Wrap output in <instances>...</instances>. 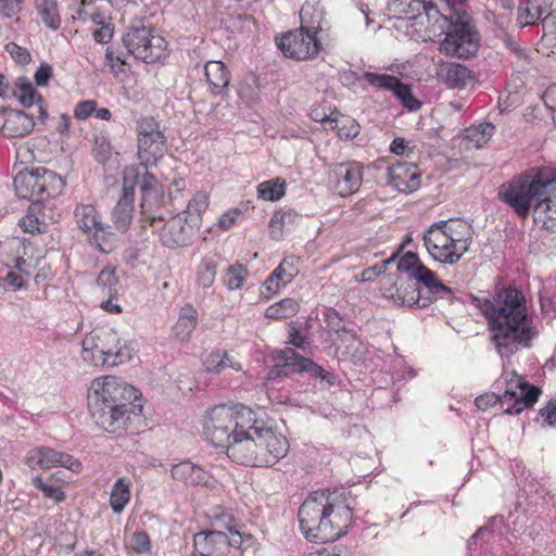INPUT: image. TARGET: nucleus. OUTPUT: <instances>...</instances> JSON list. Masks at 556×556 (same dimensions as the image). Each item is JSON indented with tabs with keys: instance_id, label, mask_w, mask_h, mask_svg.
I'll return each instance as SVG.
<instances>
[{
	"instance_id": "f257e3e1",
	"label": "nucleus",
	"mask_w": 556,
	"mask_h": 556,
	"mask_svg": "<svg viewBox=\"0 0 556 556\" xmlns=\"http://www.w3.org/2000/svg\"><path fill=\"white\" fill-rule=\"evenodd\" d=\"M472 303L485 316L491 342L502 358L530 349L539 330L528 314L526 298L515 287L501 289L492 300L472 296Z\"/></svg>"
},
{
	"instance_id": "f03ea898",
	"label": "nucleus",
	"mask_w": 556,
	"mask_h": 556,
	"mask_svg": "<svg viewBox=\"0 0 556 556\" xmlns=\"http://www.w3.org/2000/svg\"><path fill=\"white\" fill-rule=\"evenodd\" d=\"M139 391L115 376L94 379L88 392V408L96 425L106 432L122 435L132 418L142 413L137 404Z\"/></svg>"
},
{
	"instance_id": "7ed1b4c3",
	"label": "nucleus",
	"mask_w": 556,
	"mask_h": 556,
	"mask_svg": "<svg viewBox=\"0 0 556 556\" xmlns=\"http://www.w3.org/2000/svg\"><path fill=\"white\" fill-rule=\"evenodd\" d=\"M303 535L314 542H332L348 532L353 519L351 507L339 491L311 494L298 513Z\"/></svg>"
},
{
	"instance_id": "20e7f679",
	"label": "nucleus",
	"mask_w": 556,
	"mask_h": 556,
	"mask_svg": "<svg viewBox=\"0 0 556 556\" xmlns=\"http://www.w3.org/2000/svg\"><path fill=\"white\" fill-rule=\"evenodd\" d=\"M556 185V172L549 167H532L501 185L498 199L507 204L522 220L536 206L552 195Z\"/></svg>"
},
{
	"instance_id": "39448f33",
	"label": "nucleus",
	"mask_w": 556,
	"mask_h": 556,
	"mask_svg": "<svg viewBox=\"0 0 556 556\" xmlns=\"http://www.w3.org/2000/svg\"><path fill=\"white\" fill-rule=\"evenodd\" d=\"M230 448L231 460L244 466H271L283 458L289 452V442L271 428L260 426L253 416L252 425L245 435L239 434Z\"/></svg>"
},
{
	"instance_id": "423d86ee",
	"label": "nucleus",
	"mask_w": 556,
	"mask_h": 556,
	"mask_svg": "<svg viewBox=\"0 0 556 556\" xmlns=\"http://www.w3.org/2000/svg\"><path fill=\"white\" fill-rule=\"evenodd\" d=\"M139 187L141 192L142 213L148 215L161 201L160 186L149 170L141 172L134 166L126 167L123 172V192L111 213V220L114 228L119 232H126L134 218L135 188Z\"/></svg>"
},
{
	"instance_id": "0eeeda50",
	"label": "nucleus",
	"mask_w": 556,
	"mask_h": 556,
	"mask_svg": "<svg viewBox=\"0 0 556 556\" xmlns=\"http://www.w3.org/2000/svg\"><path fill=\"white\" fill-rule=\"evenodd\" d=\"M424 242L434 261L453 265L469 250L472 229L462 219L435 222L425 232Z\"/></svg>"
},
{
	"instance_id": "6e6552de",
	"label": "nucleus",
	"mask_w": 556,
	"mask_h": 556,
	"mask_svg": "<svg viewBox=\"0 0 556 556\" xmlns=\"http://www.w3.org/2000/svg\"><path fill=\"white\" fill-rule=\"evenodd\" d=\"M254 412L245 405H218L206 414L203 425L206 439L220 447L231 459L230 448L237 440H242L253 421Z\"/></svg>"
},
{
	"instance_id": "1a4fd4ad",
	"label": "nucleus",
	"mask_w": 556,
	"mask_h": 556,
	"mask_svg": "<svg viewBox=\"0 0 556 556\" xmlns=\"http://www.w3.org/2000/svg\"><path fill=\"white\" fill-rule=\"evenodd\" d=\"M441 28H446L440 51L450 56L469 59L479 50L480 34L472 18L466 13L455 12L440 15Z\"/></svg>"
},
{
	"instance_id": "9d476101",
	"label": "nucleus",
	"mask_w": 556,
	"mask_h": 556,
	"mask_svg": "<svg viewBox=\"0 0 556 556\" xmlns=\"http://www.w3.org/2000/svg\"><path fill=\"white\" fill-rule=\"evenodd\" d=\"M13 185L18 198L39 202L59 195L65 187V181L50 169L36 167L20 170L14 177Z\"/></svg>"
},
{
	"instance_id": "9b49d317",
	"label": "nucleus",
	"mask_w": 556,
	"mask_h": 556,
	"mask_svg": "<svg viewBox=\"0 0 556 556\" xmlns=\"http://www.w3.org/2000/svg\"><path fill=\"white\" fill-rule=\"evenodd\" d=\"M81 357L94 366H115L126 357L117 331L109 327L91 330L81 342Z\"/></svg>"
},
{
	"instance_id": "f8f14e48",
	"label": "nucleus",
	"mask_w": 556,
	"mask_h": 556,
	"mask_svg": "<svg viewBox=\"0 0 556 556\" xmlns=\"http://www.w3.org/2000/svg\"><path fill=\"white\" fill-rule=\"evenodd\" d=\"M313 7L306 4L301 10L302 24L308 23L307 15ZM319 24L317 26H304L276 38L278 48L287 58L306 60L318 54L320 42L317 38Z\"/></svg>"
},
{
	"instance_id": "ddd939ff",
	"label": "nucleus",
	"mask_w": 556,
	"mask_h": 556,
	"mask_svg": "<svg viewBox=\"0 0 556 556\" xmlns=\"http://www.w3.org/2000/svg\"><path fill=\"white\" fill-rule=\"evenodd\" d=\"M137 156L140 161L134 166L141 172L157 163L164 156L166 137L160 129L159 122L153 117H141L136 124Z\"/></svg>"
},
{
	"instance_id": "4468645a",
	"label": "nucleus",
	"mask_w": 556,
	"mask_h": 556,
	"mask_svg": "<svg viewBox=\"0 0 556 556\" xmlns=\"http://www.w3.org/2000/svg\"><path fill=\"white\" fill-rule=\"evenodd\" d=\"M123 45L135 58L154 63L165 55L166 42L162 36L144 25H132L123 36Z\"/></svg>"
},
{
	"instance_id": "2eb2a0df",
	"label": "nucleus",
	"mask_w": 556,
	"mask_h": 556,
	"mask_svg": "<svg viewBox=\"0 0 556 556\" xmlns=\"http://www.w3.org/2000/svg\"><path fill=\"white\" fill-rule=\"evenodd\" d=\"M74 214L79 229L88 235L91 245L103 253L113 251L116 236L112 231V226L102 222L101 215L93 205L79 204Z\"/></svg>"
},
{
	"instance_id": "dca6fc26",
	"label": "nucleus",
	"mask_w": 556,
	"mask_h": 556,
	"mask_svg": "<svg viewBox=\"0 0 556 556\" xmlns=\"http://www.w3.org/2000/svg\"><path fill=\"white\" fill-rule=\"evenodd\" d=\"M146 222L157 232L161 244L168 249L186 247L191 242L195 227L188 223L184 214H177L162 224V217L149 215Z\"/></svg>"
},
{
	"instance_id": "f3484780",
	"label": "nucleus",
	"mask_w": 556,
	"mask_h": 556,
	"mask_svg": "<svg viewBox=\"0 0 556 556\" xmlns=\"http://www.w3.org/2000/svg\"><path fill=\"white\" fill-rule=\"evenodd\" d=\"M243 543L241 532L228 535L219 529H207L193 536V548L199 556H225L231 547L240 548Z\"/></svg>"
},
{
	"instance_id": "a211bd4d",
	"label": "nucleus",
	"mask_w": 556,
	"mask_h": 556,
	"mask_svg": "<svg viewBox=\"0 0 556 556\" xmlns=\"http://www.w3.org/2000/svg\"><path fill=\"white\" fill-rule=\"evenodd\" d=\"M541 394V389L527 382L521 376L514 374L507 382L506 390L501 396L505 414L518 415L525 408L534 405Z\"/></svg>"
},
{
	"instance_id": "6ab92c4d",
	"label": "nucleus",
	"mask_w": 556,
	"mask_h": 556,
	"mask_svg": "<svg viewBox=\"0 0 556 556\" xmlns=\"http://www.w3.org/2000/svg\"><path fill=\"white\" fill-rule=\"evenodd\" d=\"M25 463L30 469H49L55 466L64 467L73 472H80L83 469V465L77 458L49 446L30 450Z\"/></svg>"
},
{
	"instance_id": "aec40b11",
	"label": "nucleus",
	"mask_w": 556,
	"mask_h": 556,
	"mask_svg": "<svg viewBox=\"0 0 556 556\" xmlns=\"http://www.w3.org/2000/svg\"><path fill=\"white\" fill-rule=\"evenodd\" d=\"M35 127V117L21 110L0 106V131L10 138L29 135Z\"/></svg>"
},
{
	"instance_id": "412c9836",
	"label": "nucleus",
	"mask_w": 556,
	"mask_h": 556,
	"mask_svg": "<svg viewBox=\"0 0 556 556\" xmlns=\"http://www.w3.org/2000/svg\"><path fill=\"white\" fill-rule=\"evenodd\" d=\"M388 182L403 193H412L420 187V172L415 163L397 162L388 167Z\"/></svg>"
},
{
	"instance_id": "4be33fe9",
	"label": "nucleus",
	"mask_w": 556,
	"mask_h": 556,
	"mask_svg": "<svg viewBox=\"0 0 556 556\" xmlns=\"http://www.w3.org/2000/svg\"><path fill=\"white\" fill-rule=\"evenodd\" d=\"M333 174L341 197L356 192L363 181V166L357 162L342 163L336 166Z\"/></svg>"
},
{
	"instance_id": "5701e85b",
	"label": "nucleus",
	"mask_w": 556,
	"mask_h": 556,
	"mask_svg": "<svg viewBox=\"0 0 556 556\" xmlns=\"http://www.w3.org/2000/svg\"><path fill=\"white\" fill-rule=\"evenodd\" d=\"M392 5L407 20H416L425 14L428 21L433 18L435 23H440V15H442L438 9V2L433 0H393Z\"/></svg>"
},
{
	"instance_id": "b1692460",
	"label": "nucleus",
	"mask_w": 556,
	"mask_h": 556,
	"mask_svg": "<svg viewBox=\"0 0 556 556\" xmlns=\"http://www.w3.org/2000/svg\"><path fill=\"white\" fill-rule=\"evenodd\" d=\"M303 356L293 349H285L279 352L277 364H275L267 372V379L273 380L279 377H288L293 374L303 372L305 368L301 362Z\"/></svg>"
},
{
	"instance_id": "393cba45",
	"label": "nucleus",
	"mask_w": 556,
	"mask_h": 556,
	"mask_svg": "<svg viewBox=\"0 0 556 556\" xmlns=\"http://www.w3.org/2000/svg\"><path fill=\"white\" fill-rule=\"evenodd\" d=\"M438 77L447 87L453 89H463L475 78L468 67L454 62L442 64L438 70Z\"/></svg>"
},
{
	"instance_id": "a878e982",
	"label": "nucleus",
	"mask_w": 556,
	"mask_h": 556,
	"mask_svg": "<svg viewBox=\"0 0 556 556\" xmlns=\"http://www.w3.org/2000/svg\"><path fill=\"white\" fill-rule=\"evenodd\" d=\"M15 97L24 108H30L36 104L38 106V119L45 122L48 117V112L45 108V101L40 93L36 91L33 84L26 77H18L16 81Z\"/></svg>"
},
{
	"instance_id": "bb28decb",
	"label": "nucleus",
	"mask_w": 556,
	"mask_h": 556,
	"mask_svg": "<svg viewBox=\"0 0 556 556\" xmlns=\"http://www.w3.org/2000/svg\"><path fill=\"white\" fill-rule=\"evenodd\" d=\"M204 74L210 91L214 96H223L227 92L230 76L225 64L220 61H208L204 65Z\"/></svg>"
},
{
	"instance_id": "cd10ccee",
	"label": "nucleus",
	"mask_w": 556,
	"mask_h": 556,
	"mask_svg": "<svg viewBox=\"0 0 556 556\" xmlns=\"http://www.w3.org/2000/svg\"><path fill=\"white\" fill-rule=\"evenodd\" d=\"M548 7L542 0H525L519 3L517 24L523 28L542 21Z\"/></svg>"
},
{
	"instance_id": "c85d7f7f",
	"label": "nucleus",
	"mask_w": 556,
	"mask_h": 556,
	"mask_svg": "<svg viewBox=\"0 0 556 556\" xmlns=\"http://www.w3.org/2000/svg\"><path fill=\"white\" fill-rule=\"evenodd\" d=\"M203 366L211 374H220L227 368H232L236 371L241 370V364L230 352L224 350L212 351L203 361Z\"/></svg>"
},
{
	"instance_id": "c756f323",
	"label": "nucleus",
	"mask_w": 556,
	"mask_h": 556,
	"mask_svg": "<svg viewBox=\"0 0 556 556\" xmlns=\"http://www.w3.org/2000/svg\"><path fill=\"white\" fill-rule=\"evenodd\" d=\"M198 324V311L192 305L180 308L178 319L173 327V334L180 341H187Z\"/></svg>"
},
{
	"instance_id": "7c9ffc66",
	"label": "nucleus",
	"mask_w": 556,
	"mask_h": 556,
	"mask_svg": "<svg viewBox=\"0 0 556 556\" xmlns=\"http://www.w3.org/2000/svg\"><path fill=\"white\" fill-rule=\"evenodd\" d=\"M407 279L412 282H416V287H418L419 283L422 285L433 295L451 293V289L439 281L435 274L424 264L418 266Z\"/></svg>"
},
{
	"instance_id": "2f4dec72",
	"label": "nucleus",
	"mask_w": 556,
	"mask_h": 556,
	"mask_svg": "<svg viewBox=\"0 0 556 556\" xmlns=\"http://www.w3.org/2000/svg\"><path fill=\"white\" fill-rule=\"evenodd\" d=\"M532 216L536 226L556 233V203L552 201L551 195L535 207Z\"/></svg>"
},
{
	"instance_id": "473e14b6",
	"label": "nucleus",
	"mask_w": 556,
	"mask_h": 556,
	"mask_svg": "<svg viewBox=\"0 0 556 556\" xmlns=\"http://www.w3.org/2000/svg\"><path fill=\"white\" fill-rule=\"evenodd\" d=\"M130 500V482L118 478L110 493V505L114 513L121 514Z\"/></svg>"
},
{
	"instance_id": "72a5a7b5",
	"label": "nucleus",
	"mask_w": 556,
	"mask_h": 556,
	"mask_svg": "<svg viewBox=\"0 0 556 556\" xmlns=\"http://www.w3.org/2000/svg\"><path fill=\"white\" fill-rule=\"evenodd\" d=\"M208 206V195L205 192H197L193 198L188 202V205L184 212L180 214L185 215V218L188 219V223L193 225L195 228L200 226L201 223V214Z\"/></svg>"
},
{
	"instance_id": "f704fd0d",
	"label": "nucleus",
	"mask_w": 556,
	"mask_h": 556,
	"mask_svg": "<svg viewBox=\"0 0 556 556\" xmlns=\"http://www.w3.org/2000/svg\"><path fill=\"white\" fill-rule=\"evenodd\" d=\"M495 126L491 123H481L469 127L465 132V140L479 149L486 144L494 135Z\"/></svg>"
},
{
	"instance_id": "c9c22d12",
	"label": "nucleus",
	"mask_w": 556,
	"mask_h": 556,
	"mask_svg": "<svg viewBox=\"0 0 556 556\" xmlns=\"http://www.w3.org/2000/svg\"><path fill=\"white\" fill-rule=\"evenodd\" d=\"M172 477L175 480L185 482V483H199L202 480V469L194 466L190 462H182L176 464L172 467L170 470Z\"/></svg>"
},
{
	"instance_id": "e433bc0d",
	"label": "nucleus",
	"mask_w": 556,
	"mask_h": 556,
	"mask_svg": "<svg viewBox=\"0 0 556 556\" xmlns=\"http://www.w3.org/2000/svg\"><path fill=\"white\" fill-rule=\"evenodd\" d=\"M299 303L291 298L283 299L267 307L265 316L270 319H283L294 316L299 312Z\"/></svg>"
},
{
	"instance_id": "4c0bfd02",
	"label": "nucleus",
	"mask_w": 556,
	"mask_h": 556,
	"mask_svg": "<svg viewBox=\"0 0 556 556\" xmlns=\"http://www.w3.org/2000/svg\"><path fill=\"white\" fill-rule=\"evenodd\" d=\"M37 11L41 21L51 29H58L61 18L55 0H36Z\"/></svg>"
},
{
	"instance_id": "58836bf2",
	"label": "nucleus",
	"mask_w": 556,
	"mask_h": 556,
	"mask_svg": "<svg viewBox=\"0 0 556 556\" xmlns=\"http://www.w3.org/2000/svg\"><path fill=\"white\" fill-rule=\"evenodd\" d=\"M330 128L336 130L341 139H353L359 134L361 129L355 119L342 116L339 112H337Z\"/></svg>"
},
{
	"instance_id": "ea45409f",
	"label": "nucleus",
	"mask_w": 556,
	"mask_h": 556,
	"mask_svg": "<svg viewBox=\"0 0 556 556\" xmlns=\"http://www.w3.org/2000/svg\"><path fill=\"white\" fill-rule=\"evenodd\" d=\"M285 193L286 182L280 178L266 180L257 186L258 198L265 201H278Z\"/></svg>"
},
{
	"instance_id": "a19ab883",
	"label": "nucleus",
	"mask_w": 556,
	"mask_h": 556,
	"mask_svg": "<svg viewBox=\"0 0 556 556\" xmlns=\"http://www.w3.org/2000/svg\"><path fill=\"white\" fill-rule=\"evenodd\" d=\"M390 91L410 111H416L421 106V103L413 96L410 87L396 77L392 83Z\"/></svg>"
},
{
	"instance_id": "79ce46f5",
	"label": "nucleus",
	"mask_w": 556,
	"mask_h": 556,
	"mask_svg": "<svg viewBox=\"0 0 556 556\" xmlns=\"http://www.w3.org/2000/svg\"><path fill=\"white\" fill-rule=\"evenodd\" d=\"M210 519L212 529H219L228 535H231L232 532H240L235 525L233 517L220 508L214 509L212 515H210Z\"/></svg>"
},
{
	"instance_id": "37998d69",
	"label": "nucleus",
	"mask_w": 556,
	"mask_h": 556,
	"mask_svg": "<svg viewBox=\"0 0 556 556\" xmlns=\"http://www.w3.org/2000/svg\"><path fill=\"white\" fill-rule=\"evenodd\" d=\"M112 152V146L110 138L106 134L100 132L93 137L92 154L94 159L104 164L110 157Z\"/></svg>"
},
{
	"instance_id": "c03bdc74",
	"label": "nucleus",
	"mask_w": 556,
	"mask_h": 556,
	"mask_svg": "<svg viewBox=\"0 0 556 556\" xmlns=\"http://www.w3.org/2000/svg\"><path fill=\"white\" fill-rule=\"evenodd\" d=\"M216 263L211 258H203L198 268L197 282L202 288H210L216 277Z\"/></svg>"
},
{
	"instance_id": "a18cd8bd",
	"label": "nucleus",
	"mask_w": 556,
	"mask_h": 556,
	"mask_svg": "<svg viewBox=\"0 0 556 556\" xmlns=\"http://www.w3.org/2000/svg\"><path fill=\"white\" fill-rule=\"evenodd\" d=\"M298 258L290 256L282 260L279 266L273 271L275 278L281 280L282 286L289 283L298 274L299 269L295 267Z\"/></svg>"
},
{
	"instance_id": "49530a36",
	"label": "nucleus",
	"mask_w": 556,
	"mask_h": 556,
	"mask_svg": "<svg viewBox=\"0 0 556 556\" xmlns=\"http://www.w3.org/2000/svg\"><path fill=\"white\" fill-rule=\"evenodd\" d=\"M420 290L416 287V282H412L409 279L404 281L403 288L401 290L399 304L407 305V306H425L426 303L420 304Z\"/></svg>"
},
{
	"instance_id": "de8ad7c7",
	"label": "nucleus",
	"mask_w": 556,
	"mask_h": 556,
	"mask_svg": "<svg viewBox=\"0 0 556 556\" xmlns=\"http://www.w3.org/2000/svg\"><path fill=\"white\" fill-rule=\"evenodd\" d=\"M245 277L247 268L243 265H231L224 277V283L229 290H238L242 287Z\"/></svg>"
},
{
	"instance_id": "09e8293b",
	"label": "nucleus",
	"mask_w": 556,
	"mask_h": 556,
	"mask_svg": "<svg viewBox=\"0 0 556 556\" xmlns=\"http://www.w3.org/2000/svg\"><path fill=\"white\" fill-rule=\"evenodd\" d=\"M404 285V279L399 277L396 279L392 277L383 278L381 281V292L382 295L387 299H392L395 303L399 304L401 290Z\"/></svg>"
},
{
	"instance_id": "8fccbe9b",
	"label": "nucleus",
	"mask_w": 556,
	"mask_h": 556,
	"mask_svg": "<svg viewBox=\"0 0 556 556\" xmlns=\"http://www.w3.org/2000/svg\"><path fill=\"white\" fill-rule=\"evenodd\" d=\"M97 285L101 287L103 290L109 291V295L113 296L117 294V278L115 276V270L113 268H103L97 278Z\"/></svg>"
},
{
	"instance_id": "3c124183",
	"label": "nucleus",
	"mask_w": 556,
	"mask_h": 556,
	"mask_svg": "<svg viewBox=\"0 0 556 556\" xmlns=\"http://www.w3.org/2000/svg\"><path fill=\"white\" fill-rule=\"evenodd\" d=\"M33 484L42 491L43 495L48 498L55 501L56 503L62 502L65 498L64 492L56 485H49L43 482L41 476L33 478Z\"/></svg>"
},
{
	"instance_id": "603ef678",
	"label": "nucleus",
	"mask_w": 556,
	"mask_h": 556,
	"mask_svg": "<svg viewBox=\"0 0 556 556\" xmlns=\"http://www.w3.org/2000/svg\"><path fill=\"white\" fill-rule=\"evenodd\" d=\"M301 219L302 216L294 210L279 211L274 214V224H280L286 230H290Z\"/></svg>"
},
{
	"instance_id": "864d4df0",
	"label": "nucleus",
	"mask_w": 556,
	"mask_h": 556,
	"mask_svg": "<svg viewBox=\"0 0 556 556\" xmlns=\"http://www.w3.org/2000/svg\"><path fill=\"white\" fill-rule=\"evenodd\" d=\"M422 263L417 254L413 252L405 253L397 262V270L407 274V278L415 271Z\"/></svg>"
},
{
	"instance_id": "5fc2aeb1",
	"label": "nucleus",
	"mask_w": 556,
	"mask_h": 556,
	"mask_svg": "<svg viewBox=\"0 0 556 556\" xmlns=\"http://www.w3.org/2000/svg\"><path fill=\"white\" fill-rule=\"evenodd\" d=\"M363 79L366 80L368 84L390 90L392 83L395 79V76L388 75V74H376L371 72H366L363 75Z\"/></svg>"
},
{
	"instance_id": "6e6d98bb",
	"label": "nucleus",
	"mask_w": 556,
	"mask_h": 556,
	"mask_svg": "<svg viewBox=\"0 0 556 556\" xmlns=\"http://www.w3.org/2000/svg\"><path fill=\"white\" fill-rule=\"evenodd\" d=\"M130 547L138 554L147 553L151 549L149 535L143 531H136L130 538Z\"/></svg>"
},
{
	"instance_id": "4d7b16f0",
	"label": "nucleus",
	"mask_w": 556,
	"mask_h": 556,
	"mask_svg": "<svg viewBox=\"0 0 556 556\" xmlns=\"http://www.w3.org/2000/svg\"><path fill=\"white\" fill-rule=\"evenodd\" d=\"M288 332V343L303 351L309 349V339L307 338V336L303 334L299 328L292 326L289 328Z\"/></svg>"
},
{
	"instance_id": "13d9d810",
	"label": "nucleus",
	"mask_w": 556,
	"mask_h": 556,
	"mask_svg": "<svg viewBox=\"0 0 556 556\" xmlns=\"http://www.w3.org/2000/svg\"><path fill=\"white\" fill-rule=\"evenodd\" d=\"M303 366V372H308L314 378H320L321 380H327L332 378V376L327 372L321 366L314 363L311 358L304 357L301 359Z\"/></svg>"
},
{
	"instance_id": "bf43d9fd",
	"label": "nucleus",
	"mask_w": 556,
	"mask_h": 556,
	"mask_svg": "<svg viewBox=\"0 0 556 556\" xmlns=\"http://www.w3.org/2000/svg\"><path fill=\"white\" fill-rule=\"evenodd\" d=\"M24 0H0V15L10 18L22 10Z\"/></svg>"
},
{
	"instance_id": "052dcab7",
	"label": "nucleus",
	"mask_w": 556,
	"mask_h": 556,
	"mask_svg": "<svg viewBox=\"0 0 556 556\" xmlns=\"http://www.w3.org/2000/svg\"><path fill=\"white\" fill-rule=\"evenodd\" d=\"M97 108V102L94 100H84L77 103L74 110V116L77 119H86L88 118Z\"/></svg>"
},
{
	"instance_id": "680f3d73",
	"label": "nucleus",
	"mask_w": 556,
	"mask_h": 556,
	"mask_svg": "<svg viewBox=\"0 0 556 556\" xmlns=\"http://www.w3.org/2000/svg\"><path fill=\"white\" fill-rule=\"evenodd\" d=\"M476 406L481 410H486L496 404H500L502 406V399L500 395L495 393H485L483 395H480L475 401Z\"/></svg>"
},
{
	"instance_id": "e2e57ef3",
	"label": "nucleus",
	"mask_w": 556,
	"mask_h": 556,
	"mask_svg": "<svg viewBox=\"0 0 556 556\" xmlns=\"http://www.w3.org/2000/svg\"><path fill=\"white\" fill-rule=\"evenodd\" d=\"M542 100L546 108L551 111L553 121L556 126V84L549 86L543 93Z\"/></svg>"
},
{
	"instance_id": "0e129e2a",
	"label": "nucleus",
	"mask_w": 556,
	"mask_h": 556,
	"mask_svg": "<svg viewBox=\"0 0 556 556\" xmlns=\"http://www.w3.org/2000/svg\"><path fill=\"white\" fill-rule=\"evenodd\" d=\"M7 51L12 55V58L20 64H26L30 61L29 52L16 43H9L7 46Z\"/></svg>"
},
{
	"instance_id": "69168bd1",
	"label": "nucleus",
	"mask_w": 556,
	"mask_h": 556,
	"mask_svg": "<svg viewBox=\"0 0 556 556\" xmlns=\"http://www.w3.org/2000/svg\"><path fill=\"white\" fill-rule=\"evenodd\" d=\"M393 261H394L393 258H388V260L383 261L380 266L376 265V266L369 267L367 269H364L362 273V280L363 281L374 280L376 277H378L382 273H384L387 269V266L389 264L393 263Z\"/></svg>"
},
{
	"instance_id": "338daca9",
	"label": "nucleus",
	"mask_w": 556,
	"mask_h": 556,
	"mask_svg": "<svg viewBox=\"0 0 556 556\" xmlns=\"http://www.w3.org/2000/svg\"><path fill=\"white\" fill-rule=\"evenodd\" d=\"M540 416L543 418V426L556 427V403L548 402L546 407L540 409Z\"/></svg>"
},
{
	"instance_id": "774afa93",
	"label": "nucleus",
	"mask_w": 556,
	"mask_h": 556,
	"mask_svg": "<svg viewBox=\"0 0 556 556\" xmlns=\"http://www.w3.org/2000/svg\"><path fill=\"white\" fill-rule=\"evenodd\" d=\"M544 36L556 35V11L546 12L541 21Z\"/></svg>"
}]
</instances>
